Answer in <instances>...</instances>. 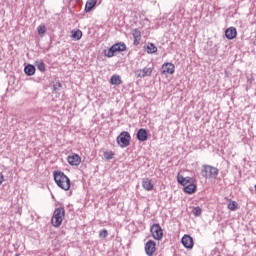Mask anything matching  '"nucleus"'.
<instances>
[{
	"instance_id": "4468645a",
	"label": "nucleus",
	"mask_w": 256,
	"mask_h": 256,
	"mask_svg": "<svg viewBox=\"0 0 256 256\" xmlns=\"http://www.w3.org/2000/svg\"><path fill=\"white\" fill-rule=\"evenodd\" d=\"M136 138L138 139V141H147V139H149V135L147 134V130L144 128H141L138 130L137 134H136Z\"/></svg>"
},
{
	"instance_id": "7c9ffc66",
	"label": "nucleus",
	"mask_w": 256,
	"mask_h": 256,
	"mask_svg": "<svg viewBox=\"0 0 256 256\" xmlns=\"http://www.w3.org/2000/svg\"><path fill=\"white\" fill-rule=\"evenodd\" d=\"M76 1H79V0H76Z\"/></svg>"
},
{
	"instance_id": "7ed1b4c3",
	"label": "nucleus",
	"mask_w": 256,
	"mask_h": 256,
	"mask_svg": "<svg viewBox=\"0 0 256 256\" xmlns=\"http://www.w3.org/2000/svg\"><path fill=\"white\" fill-rule=\"evenodd\" d=\"M201 175L205 179H207L208 177L210 179H217V176L219 175V169L217 167L204 164L202 165Z\"/></svg>"
},
{
	"instance_id": "f03ea898",
	"label": "nucleus",
	"mask_w": 256,
	"mask_h": 256,
	"mask_svg": "<svg viewBox=\"0 0 256 256\" xmlns=\"http://www.w3.org/2000/svg\"><path fill=\"white\" fill-rule=\"evenodd\" d=\"M63 219H65V208L59 207L54 210L51 223L53 227H61L63 223Z\"/></svg>"
},
{
	"instance_id": "f257e3e1",
	"label": "nucleus",
	"mask_w": 256,
	"mask_h": 256,
	"mask_svg": "<svg viewBox=\"0 0 256 256\" xmlns=\"http://www.w3.org/2000/svg\"><path fill=\"white\" fill-rule=\"evenodd\" d=\"M54 181L60 189L64 191H69L71 189V179L61 171H54L53 173Z\"/></svg>"
},
{
	"instance_id": "20e7f679",
	"label": "nucleus",
	"mask_w": 256,
	"mask_h": 256,
	"mask_svg": "<svg viewBox=\"0 0 256 256\" xmlns=\"http://www.w3.org/2000/svg\"><path fill=\"white\" fill-rule=\"evenodd\" d=\"M116 142L122 149H125V147H129V145H131V134H129V132L127 131L121 132L116 138Z\"/></svg>"
},
{
	"instance_id": "2eb2a0df",
	"label": "nucleus",
	"mask_w": 256,
	"mask_h": 256,
	"mask_svg": "<svg viewBox=\"0 0 256 256\" xmlns=\"http://www.w3.org/2000/svg\"><path fill=\"white\" fill-rule=\"evenodd\" d=\"M225 36L229 40L235 39V37H237V29L235 27L226 29Z\"/></svg>"
},
{
	"instance_id": "c756f323",
	"label": "nucleus",
	"mask_w": 256,
	"mask_h": 256,
	"mask_svg": "<svg viewBox=\"0 0 256 256\" xmlns=\"http://www.w3.org/2000/svg\"><path fill=\"white\" fill-rule=\"evenodd\" d=\"M15 256H20V254H16Z\"/></svg>"
},
{
	"instance_id": "4be33fe9",
	"label": "nucleus",
	"mask_w": 256,
	"mask_h": 256,
	"mask_svg": "<svg viewBox=\"0 0 256 256\" xmlns=\"http://www.w3.org/2000/svg\"><path fill=\"white\" fill-rule=\"evenodd\" d=\"M35 65H36L37 69L39 71H41L42 73H44V71L46 70L45 62L44 61H36Z\"/></svg>"
},
{
	"instance_id": "aec40b11",
	"label": "nucleus",
	"mask_w": 256,
	"mask_h": 256,
	"mask_svg": "<svg viewBox=\"0 0 256 256\" xmlns=\"http://www.w3.org/2000/svg\"><path fill=\"white\" fill-rule=\"evenodd\" d=\"M111 85H121L123 81L121 80V76L114 74L110 79Z\"/></svg>"
},
{
	"instance_id": "1a4fd4ad",
	"label": "nucleus",
	"mask_w": 256,
	"mask_h": 256,
	"mask_svg": "<svg viewBox=\"0 0 256 256\" xmlns=\"http://www.w3.org/2000/svg\"><path fill=\"white\" fill-rule=\"evenodd\" d=\"M153 73V69L149 67H145L144 69H138L135 71V76L143 79V77H151V74Z\"/></svg>"
},
{
	"instance_id": "6ab92c4d",
	"label": "nucleus",
	"mask_w": 256,
	"mask_h": 256,
	"mask_svg": "<svg viewBox=\"0 0 256 256\" xmlns=\"http://www.w3.org/2000/svg\"><path fill=\"white\" fill-rule=\"evenodd\" d=\"M24 73H26L28 77H32V75H35V67L32 64H28L24 68Z\"/></svg>"
},
{
	"instance_id": "9d476101",
	"label": "nucleus",
	"mask_w": 256,
	"mask_h": 256,
	"mask_svg": "<svg viewBox=\"0 0 256 256\" xmlns=\"http://www.w3.org/2000/svg\"><path fill=\"white\" fill-rule=\"evenodd\" d=\"M163 75H173L175 73V65L173 63H165L162 65Z\"/></svg>"
},
{
	"instance_id": "bb28decb",
	"label": "nucleus",
	"mask_w": 256,
	"mask_h": 256,
	"mask_svg": "<svg viewBox=\"0 0 256 256\" xmlns=\"http://www.w3.org/2000/svg\"><path fill=\"white\" fill-rule=\"evenodd\" d=\"M107 235H109V232H107L106 229H103L99 232L100 239H107Z\"/></svg>"
},
{
	"instance_id": "5701e85b",
	"label": "nucleus",
	"mask_w": 256,
	"mask_h": 256,
	"mask_svg": "<svg viewBox=\"0 0 256 256\" xmlns=\"http://www.w3.org/2000/svg\"><path fill=\"white\" fill-rule=\"evenodd\" d=\"M147 53H150V54L157 53V46H155V44L153 43H149L147 45Z\"/></svg>"
},
{
	"instance_id": "423d86ee",
	"label": "nucleus",
	"mask_w": 256,
	"mask_h": 256,
	"mask_svg": "<svg viewBox=\"0 0 256 256\" xmlns=\"http://www.w3.org/2000/svg\"><path fill=\"white\" fill-rule=\"evenodd\" d=\"M150 233L156 241H161L163 239V229L159 224H153L150 227Z\"/></svg>"
},
{
	"instance_id": "cd10ccee",
	"label": "nucleus",
	"mask_w": 256,
	"mask_h": 256,
	"mask_svg": "<svg viewBox=\"0 0 256 256\" xmlns=\"http://www.w3.org/2000/svg\"><path fill=\"white\" fill-rule=\"evenodd\" d=\"M228 209H230V211H235L237 209V202L232 201L228 204Z\"/></svg>"
},
{
	"instance_id": "c85d7f7f",
	"label": "nucleus",
	"mask_w": 256,
	"mask_h": 256,
	"mask_svg": "<svg viewBox=\"0 0 256 256\" xmlns=\"http://www.w3.org/2000/svg\"><path fill=\"white\" fill-rule=\"evenodd\" d=\"M3 181H5V177L0 173V185L3 184Z\"/></svg>"
},
{
	"instance_id": "6e6552de",
	"label": "nucleus",
	"mask_w": 256,
	"mask_h": 256,
	"mask_svg": "<svg viewBox=\"0 0 256 256\" xmlns=\"http://www.w3.org/2000/svg\"><path fill=\"white\" fill-rule=\"evenodd\" d=\"M177 181L183 187H187V185H191V183H195V178L193 177H184L181 174L177 175Z\"/></svg>"
},
{
	"instance_id": "9b49d317",
	"label": "nucleus",
	"mask_w": 256,
	"mask_h": 256,
	"mask_svg": "<svg viewBox=\"0 0 256 256\" xmlns=\"http://www.w3.org/2000/svg\"><path fill=\"white\" fill-rule=\"evenodd\" d=\"M182 245L185 247V249H193V237L189 235H184L181 240Z\"/></svg>"
},
{
	"instance_id": "0eeeda50",
	"label": "nucleus",
	"mask_w": 256,
	"mask_h": 256,
	"mask_svg": "<svg viewBox=\"0 0 256 256\" xmlns=\"http://www.w3.org/2000/svg\"><path fill=\"white\" fill-rule=\"evenodd\" d=\"M145 253L147 256H153L155 255V252L157 251V244L153 240H148L145 243Z\"/></svg>"
},
{
	"instance_id": "a878e982",
	"label": "nucleus",
	"mask_w": 256,
	"mask_h": 256,
	"mask_svg": "<svg viewBox=\"0 0 256 256\" xmlns=\"http://www.w3.org/2000/svg\"><path fill=\"white\" fill-rule=\"evenodd\" d=\"M192 213L195 217H201V213H202V210H201V207H194L193 210H192Z\"/></svg>"
},
{
	"instance_id": "412c9836",
	"label": "nucleus",
	"mask_w": 256,
	"mask_h": 256,
	"mask_svg": "<svg viewBox=\"0 0 256 256\" xmlns=\"http://www.w3.org/2000/svg\"><path fill=\"white\" fill-rule=\"evenodd\" d=\"M71 37L74 41H79L83 37V32L81 30L72 31Z\"/></svg>"
},
{
	"instance_id": "ddd939ff",
	"label": "nucleus",
	"mask_w": 256,
	"mask_h": 256,
	"mask_svg": "<svg viewBox=\"0 0 256 256\" xmlns=\"http://www.w3.org/2000/svg\"><path fill=\"white\" fill-rule=\"evenodd\" d=\"M142 187L145 189V191H153L155 185L153 184V181L149 178H144L142 180Z\"/></svg>"
},
{
	"instance_id": "39448f33",
	"label": "nucleus",
	"mask_w": 256,
	"mask_h": 256,
	"mask_svg": "<svg viewBox=\"0 0 256 256\" xmlns=\"http://www.w3.org/2000/svg\"><path fill=\"white\" fill-rule=\"evenodd\" d=\"M123 51H127V45L125 43H116L112 47L109 48L107 52H105L106 57H114L115 53H121Z\"/></svg>"
},
{
	"instance_id": "f8f14e48",
	"label": "nucleus",
	"mask_w": 256,
	"mask_h": 256,
	"mask_svg": "<svg viewBox=\"0 0 256 256\" xmlns=\"http://www.w3.org/2000/svg\"><path fill=\"white\" fill-rule=\"evenodd\" d=\"M67 162L69 165H72L74 167H77V165L81 164V156L77 154H73L71 156L67 157Z\"/></svg>"
},
{
	"instance_id": "a211bd4d",
	"label": "nucleus",
	"mask_w": 256,
	"mask_h": 256,
	"mask_svg": "<svg viewBox=\"0 0 256 256\" xmlns=\"http://www.w3.org/2000/svg\"><path fill=\"white\" fill-rule=\"evenodd\" d=\"M195 191H197V186L195 185V183L188 184L184 188V193H188V195L195 193Z\"/></svg>"
},
{
	"instance_id": "393cba45",
	"label": "nucleus",
	"mask_w": 256,
	"mask_h": 256,
	"mask_svg": "<svg viewBox=\"0 0 256 256\" xmlns=\"http://www.w3.org/2000/svg\"><path fill=\"white\" fill-rule=\"evenodd\" d=\"M113 157H115V153L113 151L104 152V159H106L107 161H111Z\"/></svg>"
},
{
	"instance_id": "b1692460",
	"label": "nucleus",
	"mask_w": 256,
	"mask_h": 256,
	"mask_svg": "<svg viewBox=\"0 0 256 256\" xmlns=\"http://www.w3.org/2000/svg\"><path fill=\"white\" fill-rule=\"evenodd\" d=\"M38 35H45L47 33V28L45 27V24H41L37 27Z\"/></svg>"
},
{
	"instance_id": "dca6fc26",
	"label": "nucleus",
	"mask_w": 256,
	"mask_h": 256,
	"mask_svg": "<svg viewBox=\"0 0 256 256\" xmlns=\"http://www.w3.org/2000/svg\"><path fill=\"white\" fill-rule=\"evenodd\" d=\"M132 35L134 38V45H139V43H141V30H139V28L134 29Z\"/></svg>"
},
{
	"instance_id": "f3484780",
	"label": "nucleus",
	"mask_w": 256,
	"mask_h": 256,
	"mask_svg": "<svg viewBox=\"0 0 256 256\" xmlns=\"http://www.w3.org/2000/svg\"><path fill=\"white\" fill-rule=\"evenodd\" d=\"M98 0H87L85 5V12L89 13L90 11H93L95 8V5H97Z\"/></svg>"
}]
</instances>
